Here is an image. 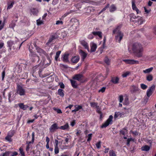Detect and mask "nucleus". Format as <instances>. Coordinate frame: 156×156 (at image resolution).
Masks as SVG:
<instances>
[{
    "instance_id": "obj_1",
    "label": "nucleus",
    "mask_w": 156,
    "mask_h": 156,
    "mask_svg": "<svg viewBox=\"0 0 156 156\" xmlns=\"http://www.w3.org/2000/svg\"><path fill=\"white\" fill-rule=\"evenodd\" d=\"M132 50L133 53L138 58L142 57L143 48L142 45L138 43H135L132 45Z\"/></svg>"
},
{
    "instance_id": "obj_2",
    "label": "nucleus",
    "mask_w": 156,
    "mask_h": 156,
    "mask_svg": "<svg viewBox=\"0 0 156 156\" xmlns=\"http://www.w3.org/2000/svg\"><path fill=\"white\" fill-rule=\"evenodd\" d=\"M23 43V42H22L21 44H20L18 41L9 40L7 42V47H9V49L10 50L12 48L13 50L16 49L17 50H19Z\"/></svg>"
},
{
    "instance_id": "obj_3",
    "label": "nucleus",
    "mask_w": 156,
    "mask_h": 156,
    "mask_svg": "<svg viewBox=\"0 0 156 156\" xmlns=\"http://www.w3.org/2000/svg\"><path fill=\"white\" fill-rule=\"evenodd\" d=\"M120 26H118L115 29L113 30V34L117 33V35L115 36V39L116 42L120 43L124 36L123 34L120 31Z\"/></svg>"
},
{
    "instance_id": "obj_4",
    "label": "nucleus",
    "mask_w": 156,
    "mask_h": 156,
    "mask_svg": "<svg viewBox=\"0 0 156 156\" xmlns=\"http://www.w3.org/2000/svg\"><path fill=\"white\" fill-rule=\"evenodd\" d=\"M74 80H76L80 83H83L88 81V79L85 78L82 74H75L72 77Z\"/></svg>"
},
{
    "instance_id": "obj_5",
    "label": "nucleus",
    "mask_w": 156,
    "mask_h": 156,
    "mask_svg": "<svg viewBox=\"0 0 156 156\" xmlns=\"http://www.w3.org/2000/svg\"><path fill=\"white\" fill-rule=\"evenodd\" d=\"M16 93L17 94L22 96L25 95L26 91L23 87L18 84L16 88Z\"/></svg>"
},
{
    "instance_id": "obj_6",
    "label": "nucleus",
    "mask_w": 156,
    "mask_h": 156,
    "mask_svg": "<svg viewBox=\"0 0 156 156\" xmlns=\"http://www.w3.org/2000/svg\"><path fill=\"white\" fill-rule=\"evenodd\" d=\"M155 86L154 85L150 87L147 90V97L146 98L145 101L146 102L147 101L150 97L151 95L155 89Z\"/></svg>"
},
{
    "instance_id": "obj_7",
    "label": "nucleus",
    "mask_w": 156,
    "mask_h": 156,
    "mask_svg": "<svg viewBox=\"0 0 156 156\" xmlns=\"http://www.w3.org/2000/svg\"><path fill=\"white\" fill-rule=\"evenodd\" d=\"M113 116L110 115L109 118L105 122V123H103L101 126V128H106L110 124H111L112 122Z\"/></svg>"
},
{
    "instance_id": "obj_8",
    "label": "nucleus",
    "mask_w": 156,
    "mask_h": 156,
    "mask_svg": "<svg viewBox=\"0 0 156 156\" xmlns=\"http://www.w3.org/2000/svg\"><path fill=\"white\" fill-rule=\"evenodd\" d=\"M31 61L32 62H37V63H40L41 62H40V58L36 54L33 53L31 55H30Z\"/></svg>"
},
{
    "instance_id": "obj_9",
    "label": "nucleus",
    "mask_w": 156,
    "mask_h": 156,
    "mask_svg": "<svg viewBox=\"0 0 156 156\" xmlns=\"http://www.w3.org/2000/svg\"><path fill=\"white\" fill-rule=\"evenodd\" d=\"M59 129V127L58 126L57 123H55L51 125L49 129L50 132L51 133H54L56 130Z\"/></svg>"
},
{
    "instance_id": "obj_10",
    "label": "nucleus",
    "mask_w": 156,
    "mask_h": 156,
    "mask_svg": "<svg viewBox=\"0 0 156 156\" xmlns=\"http://www.w3.org/2000/svg\"><path fill=\"white\" fill-rule=\"evenodd\" d=\"M34 45L36 48V50L37 52L40 53V55L43 54L46 56L48 55V54L44 51L38 47H37V45L36 44H34Z\"/></svg>"
},
{
    "instance_id": "obj_11",
    "label": "nucleus",
    "mask_w": 156,
    "mask_h": 156,
    "mask_svg": "<svg viewBox=\"0 0 156 156\" xmlns=\"http://www.w3.org/2000/svg\"><path fill=\"white\" fill-rule=\"evenodd\" d=\"M123 61L125 62L126 64H138L139 62L137 60L133 59H124Z\"/></svg>"
},
{
    "instance_id": "obj_12",
    "label": "nucleus",
    "mask_w": 156,
    "mask_h": 156,
    "mask_svg": "<svg viewBox=\"0 0 156 156\" xmlns=\"http://www.w3.org/2000/svg\"><path fill=\"white\" fill-rule=\"evenodd\" d=\"M57 38H58V36L55 33L52 35L49 38L48 41L46 43V44L48 45L49 44L52 42L54 40Z\"/></svg>"
},
{
    "instance_id": "obj_13",
    "label": "nucleus",
    "mask_w": 156,
    "mask_h": 156,
    "mask_svg": "<svg viewBox=\"0 0 156 156\" xmlns=\"http://www.w3.org/2000/svg\"><path fill=\"white\" fill-rule=\"evenodd\" d=\"M130 21L131 22H134L135 23H136V20L139 16H136L134 13H131L129 15Z\"/></svg>"
},
{
    "instance_id": "obj_14",
    "label": "nucleus",
    "mask_w": 156,
    "mask_h": 156,
    "mask_svg": "<svg viewBox=\"0 0 156 156\" xmlns=\"http://www.w3.org/2000/svg\"><path fill=\"white\" fill-rule=\"evenodd\" d=\"M15 3V1L13 0H10L8 1L7 3V10H8L12 8Z\"/></svg>"
},
{
    "instance_id": "obj_15",
    "label": "nucleus",
    "mask_w": 156,
    "mask_h": 156,
    "mask_svg": "<svg viewBox=\"0 0 156 156\" xmlns=\"http://www.w3.org/2000/svg\"><path fill=\"white\" fill-rule=\"evenodd\" d=\"M119 78L117 76L112 77L111 80V82L114 84L119 83Z\"/></svg>"
},
{
    "instance_id": "obj_16",
    "label": "nucleus",
    "mask_w": 156,
    "mask_h": 156,
    "mask_svg": "<svg viewBox=\"0 0 156 156\" xmlns=\"http://www.w3.org/2000/svg\"><path fill=\"white\" fill-rule=\"evenodd\" d=\"M79 54L81 57L82 60L84 61L87 56V53L82 50H80L79 51Z\"/></svg>"
},
{
    "instance_id": "obj_17",
    "label": "nucleus",
    "mask_w": 156,
    "mask_h": 156,
    "mask_svg": "<svg viewBox=\"0 0 156 156\" xmlns=\"http://www.w3.org/2000/svg\"><path fill=\"white\" fill-rule=\"evenodd\" d=\"M132 8L133 10H135L137 14H138L140 13V11L136 7V5L135 4V2L134 1H133L132 2Z\"/></svg>"
},
{
    "instance_id": "obj_18",
    "label": "nucleus",
    "mask_w": 156,
    "mask_h": 156,
    "mask_svg": "<svg viewBox=\"0 0 156 156\" xmlns=\"http://www.w3.org/2000/svg\"><path fill=\"white\" fill-rule=\"evenodd\" d=\"M17 21V20H12L11 23L9 25V28L14 30V27L16 25V23Z\"/></svg>"
},
{
    "instance_id": "obj_19",
    "label": "nucleus",
    "mask_w": 156,
    "mask_h": 156,
    "mask_svg": "<svg viewBox=\"0 0 156 156\" xmlns=\"http://www.w3.org/2000/svg\"><path fill=\"white\" fill-rule=\"evenodd\" d=\"M18 105L20 109H21L23 110H26L28 107H29L27 105H24L23 103H20L18 104Z\"/></svg>"
},
{
    "instance_id": "obj_20",
    "label": "nucleus",
    "mask_w": 156,
    "mask_h": 156,
    "mask_svg": "<svg viewBox=\"0 0 156 156\" xmlns=\"http://www.w3.org/2000/svg\"><path fill=\"white\" fill-rule=\"evenodd\" d=\"M91 49L90 52H94L95 51L97 48V46L96 44L93 43L90 45Z\"/></svg>"
},
{
    "instance_id": "obj_21",
    "label": "nucleus",
    "mask_w": 156,
    "mask_h": 156,
    "mask_svg": "<svg viewBox=\"0 0 156 156\" xmlns=\"http://www.w3.org/2000/svg\"><path fill=\"white\" fill-rule=\"evenodd\" d=\"M92 34L94 36H98L101 39L102 38V33L101 31H93Z\"/></svg>"
},
{
    "instance_id": "obj_22",
    "label": "nucleus",
    "mask_w": 156,
    "mask_h": 156,
    "mask_svg": "<svg viewBox=\"0 0 156 156\" xmlns=\"http://www.w3.org/2000/svg\"><path fill=\"white\" fill-rule=\"evenodd\" d=\"M81 44L83 46L84 48L87 50L88 51H89V46L88 45L87 43L85 41L83 40L81 41Z\"/></svg>"
},
{
    "instance_id": "obj_23",
    "label": "nucleus",
    "mask_w": 156,
    "mask_h": 156,
    "mask_svg": "<svg viewBox=\"0 0 156 156\" xmlns=\"http://www.w3.org/2000/svg\"><path fill=\"white\" fill-rule=\"evenodd\" d=\"M71 85L74 88H76L78 87V85L76 81L72 80H70Z\"/></svg>"
},
{
    "instance_id": "obj_24",
    "label": "nucleus",
    "mask_w": 156,
    "mask_h": 156,
    "mask_svg": "<svg viewBox=\"0 0 156 156\" xmlns=\"http://www.w3.org/2000/svg\"><path fill=\"white\" fill-rule=\"evenodd\" d=\"M80 58L79 56H74L71 59V61L73 63H76L79 61Z\"/></svg>"
},
{
    "instance_id": "obj_25",
    "label": "nucleus",
    "mask_w": 156,
    "mask_h": 156,
    "mask_svg": "<svg viewBox=\"0 0 156 156\" xmlns=\"http://www.w3.org/2000/svg\"><path fill=\"white\" fill-rule=\"evenodd\" d=\"M116 7L115 5L112 4L109 7V11L111 12H113L116 10Z\"/></svg>"
},
{
    "instance_id": "obj_26",
    "label": "nucleus",
    "mask_w": 156,
    "mask_h": 156,
    "mask_svg": "<svg viewBox=\"0 0 156 156\" xmlns=\"http://www.w3.org/2000/svg\"><path fill=\"white\" fill-rule=\"evenodd\" d=\"M69 128V126L68 123H66L63 126L59 127V129L63 130H65L68 129Z\"/></svg>"
},
{
    "instance_id": "obj_27",
    "label": "nucleus",
    "mask_w": 156,
    "mask_h": 156,
    "mask_svg": "<svg viewBox=\"0 0 156 156\" xmlns=\"http://www.w3.org/2000/svg\"><path fill=\"white\" fill-rule=\"evenodd\" d=\"M144 22V20L143 18L139 16L137 19L136 20V23H137L139 25H141Z\"/></svg>"
},
{
    "instance_id": "obj_28",
    "label": "nucleus",
    "mask_w": 156,
    "mask_h": 156,
    "mask_svg": "<svg viewBox=\"0 0 156 156\" xmlns=\"http://www.w3.org/2000/svg\"><path fill=\"white\" fill-rule=\"evenodd\" d=\"M64 91L61 89H59L58 91V94L62 97H63L64 96Z\"/></svg>"
},
{
    "instance_id": "obj_29",
    "label": "nucleus",
    "mask_w": 156,
    "mask_h": 156,
    "mask_svg": "<svg viewBox=\"0 0 156 156\" xmlns=\"http://www.w3.org/2000/svg\"><path fill=\"white\" fill-rule=\"evenodd\" d=\"M69 55L68 54H65L63 55L62 60L63 62H68V57Z\"/></svg>"
},
{
    "instance_id": "obj_30",
    "label": "nucleus",
    "mask_w": 156,
    "mask_h": 156,
    "mask_svg": "<svg viewBox=\"0 0 156 156\" xmlns=\"http://www.w3.org/2000/svg\"><path fill=\"white\" fill-rule=\"evenodd\" d=\"M42 71V69H40L38 71V74L39 75V76L41 77H45L50 75V73H46L43 75L41 74V72Z\"/></svg>"
},
{
    "instance_id": "obj_31",
    "label": "nucleus",
    "mask_w": 156,
    "mask_h": 156,
    "mask_svg": "<svg viewBox=\"0 0 156 156\" xmlns=\"http://www.w3.org/2000/svg\"><path fill=\"white\" fill-rule=\"evenodd\" d=\"M142 150L144 151H148L150 149V147L147 145L143 146L141 148Z\"/></svg>"
},
{
    "instance_id": "obj_32",
    "label": "nucleus",
    "mask_w": 156,
    "mask_h": 156,
    "mask_svg": "<svg viewBox=\"0 0 156 156\" xmlns=\"http://www.w3.org/2000/svg\"><path fill=\"white\" fill-rule=\"evenodd\" d=\"M153 69V68L152 67L149 68L147 69L143 70V72L145 73H148L151 72Z\"/></svg>"
},
{
    "instance_id": "obj_33",
    "label": "nucleus",
    "mask_w": 156,
    "mask_h": 156,
    "mask_svg": "<svg viewBox=\"0 0 156 156\" xmlns=\"http://www.w3.org/2000/svg\"><path fill=\"white\" fill-rule=\"evenodd\" d=\"M109 156H117L115 152L112 150L109 151Z\"/></svg>"
},
{
    "instance_id": "obj_34",
    "label": "nucleus",
    "mask_w": 156,
    "mask_h": 156,
    "mask_svg": "<svg viewBox=\"0 0 156 156\" xmlns=\"http://www.w3.org/2000/svg\"><path fill=\"white\" fill-rule=\"evenodd\" d=\"M127 132V130L126 128H124L123 129L120 131V134L123 135L125 136L126 133Z\"/></svg>"
},
{
    "instance_id": "obj_35",
    "label": "nucleus",
    "mask_w": 156,
    "mask_h": 156,
    "mask_svg": "<svg viewBox=\"0 0 156 156\" xmlns=\"http://www.w3.org/2000/svg\"><path fill=\"white\" fill-rule=\"evenodd\" d=\"M132 91L133 93L135 92L136 91H138L139 88L137 87L135 85H133L132 86Z\"/></svg>"
},
{
    "instance_id": "obj_36",
    "label": "nucleus",
    "mask_w": 156,
    "mask_h": 156,
    "mask_svg": "<svg viewBox=\"0 0 156 156\" xmlns=\"http://www.w3.org/2000/svg\"><path fill=\"white\" fill-rule=\"evenodd\" d=\"M12 152L10 151H5V153L1 154L0 156H9L10 154Z\"/></svg>"
},
{
    "instance_id": "obj_37",
    "label": "nucleus",
    "mask_w": 156,
    "mask_h": 156,
    "mask_svg": "<svg viewBox=\"0 0 156 156\" xmlns=\"http://www.w3.org/2000/svg\"><path fill=\"white\" fill-rule=\"evenodd\" d=\"M75 12V10H70V11L67 12L65 14H64L62 16H63V17L65 18L68 15H69V14H70L71 13L73 12Z\"/></svg>"
},
{
    "instance_id": "obj_38",
    "label": "nucleus",
    "mask_w": 156,
    "mask_h": 156,
    "mask_svg": "<svg viewBox=\"0 0 156 156\" xmlns=\"http://www.w3.org/2000/svg\"><path fill=\"white\" fill-rule=\"evenodd\" d=\"M19 151L20 154H21V156H25V153L22 147H21L20 148Z\"/></svg>"
},
{
    "instance_id": "obj_39",
    "label": "nucleus",
    "mask_w": 156,
    "mask_h": 156,
    "mask_svg": "<svg viewBox=\"0 0 156 156\" xmlns=\"http://www.w3.org/2000/svg\"><path fill=\"white\" fill-rule=\"evenodd\" d=\"M153 79V76L151 74H149L146 77V80L149 81H152Z\"/></svg>"
},
{
    "instance_id": "obj_40",
    "label": "nucleus",
    "mask_w": 156,
    "mask_h": 156,
    "mask_svg": "<svg viewBox=\"0 0 156 156\" xmlns=\"http://www.w3.org/2000/svg\"><path fill=\"white\" fill-rule=\"evenodd\" d=\"M13 134L11 135H8L5 137V139L7 140L8 141H9L10 142H11L12 141V140L11 138L13 136Z\"/></svg>"
},
{
    "instance_id": "obj_41",
    "label": "nucleus",
    "mask_w": 156,
    "mask_h": 156,
    "mask_svg": "<svg viewBox=\"0 0 156 156\" xmlns=\"http://www.w3.org/2000/svg\"><path fill=\"white\" fill-rule=\"evenodd\" d=\"M61 51H59L56 52V55L55 56V60L56 61H58V58L61 53Z\"/></svg>"
},
{
    "instance_id": "obj_42",
    "label": "nucleus",
    "mask_w": 156,
    "mask_h": 156,
    "mask_svg": "<svg viewBox=\"0 0 156 156\" xmlns=\"http://www.w3.org/2000/svg\"><path fill=\"white\" fill-rule=\"evenodd\" d=\"M74 107L75 109L77 112L79 111V110L82 109L83 108L82 106L80 105H76L74 106Z\"/></svg>"
},
{
    "instance_id": "obj_43",
    "label": "nucleus",
    "mask_w": 156,
    "mask_h": 156,
    "mask_svg": "<svg viewBox=\"0 0 156 156\" xmlns=\"http://www.w3.org/2000/svg\"><path fill=\"white\" fill-rule=\"evenodd\" d=\"M31 12L34 15L37 14L38 13L37 9L35 8H33L31 9Z\"/></svg>"
},
{
    "instance_id": "obj_44",
    "label": "nucleus",
    "mask_w": 156,
    "mask_h": 156,
    "mask_svg": "<svg viewBox=\"0 0 156 156\" xmlns=\"http://www.w3.org/2000/svg\"><path fill=\"white\" fill-rule=\"evenodd\" d=\"M104 61L105 62L107 65H109L110 64V60L107 57H106L104 59Z\"/></svg>"
},
{
    "instance_id": "obj_45",
    "label": "nucleus",
    "mask_w": 156,
    "mask_h": 156,
    "mask_svg": "<svg viewBox=\"0 0 156 156\" xmlns=\"http://www.w3.org/2000/svg\"><path fill=\"white\" fill-rule=\"evenodd\" d=\"M90 104L91 106L92 107H96L97 108L98 107L97 106L98 103L97 102H90Z\"/></svg>"
},
{
    "instance_id": "obj_46",
    "label": "nucleus",
    "mask_w": 156,
    "mask_h": 156,
    "mask_svg": "<svg viewBox=\"0 0 156 156\" xmlns=\"http://www.w3.org/2000/svg\"><path fill=\"white\" fill-rule=\"evenodd\" d=\"M130 72L129 71H127L125 73H123L122 75V77L124 78L127 77L130 74Z\"/></svg>"
},
{
    "instance_id": "obj_47",
    "label": "nucleus",
    "mask_w": 156,
    "mask_h": 156,
    "mask_svg": "<svg viewBox=\"0 0 156 156\" xmlns=\"http://www.w3.org/2000/svg\"><path fill=\"white\" fill-rule=\"evenodd\" d=\"M37 25H40L43 24V21L41 20V18L37 20Z\"/></svg>"
},
{
    "instance_id": "obj_48",
    "label": "nucleus",
    "mask_w": 156,
    "mask_h": 156,
    "mask_svg": "<svg viewBox=\"0 0 156 156\" xmlns=\"http://www.w3.org/2000/svg\"><path fill=\"white\" fill-rule=\"evenodd\" d=\"M129 104L128 98H125L123 103V105H128Z\"/></svg>"
},
{
    "instance_id": "obj_49",
    "label": "nucleus",
    "mask_w": 156,
    "mask_h": 156,
    "mask_svg": "<svg viewBox=\"0 0 156 156\" xmlns=\"http://www.w3.org/2000/svg\"><path fill=\"white\" fill-rule=\"evenodd\" d=\"M140 87L143 90H145L147 87V85L143 83H141L140 84Z\"/></svg>"
},
{
    "instance_id": "obj_50",
    "label": "nucleus",
    "mask_w": 156,
    "mask_h": 156,
    "mask_svg": "<svg viewBox=\"0 0 156 156\" xmlns=\"http://www.w3.org/2000/svg\"><path fill=\"white\" fill-rule=\"evenodd\" d=\"M53 109L55 111H56L58 113L61 114L62 113L61 110L58 108H53Z\"/></svg>"
},
{
    "instance_id": "obj_51",
    "label": "nucleus",
    "mask_w": 156,
    "mask_h": 156,
    "mask_svg": "<svg viewBox=\"0 0 156 156\" xmlns=\"http://www.w3.org/2000/svg\"><path fill=\"white\" fill-rule=\"evenodd\" d=\"M38 66H37H37H36L33 67L32 68V70H33V73H32V75L33 76H34V73L35 72V71H36V70H38V69H37V67H38Z\"/></svg>"
},
{
    "instance_id": "obj_52",
    "label": "nucleus",
    "mask_w": 156,
    "mask_h": 156,
    "mask_svg": "<svg viewBox=\"0 0 156 156\" xmlns=\"http://www.w3.org/2000/svg\"><path fill=\"white\" fill-rule=\"evenodd\" d=\"M55 154H58L59 152V149L58 146L55 147Z\"/></svg>"
},
{
    "instance_id": "obj_53",
    "label": "nucleus",
    "mask_w": 156,
    "mask_h": 156,
    "mask_svg": "<svg viewBox=\"0 0 156 156\" xmlns=\"http://www.w3.org/2000/svg\"><path fill=\"white\" fill-rule=\"evenodd\" d=\"M5 76V70H4L2 71V80H4Z\"/></svg>"
},
{
    "instance_id": "obj_54",
    "label": "nucleus",
    "mask_w": 156,
    "mask_h": 156,
    "mask_svg": "<svg viewBox=\"0 0 156 156\" xmlns=\"http://www.w3.org/2000/svg\"><path fill=\"white\" fill-rule=\"evenodd\" d=\"M133 140V139L132 138H129L127 140L126 145L129 146L130 143L131 141Z\"/></svg>"
},
{
    "instance_id": "obj_55",
    "label": "nucleus",
    "mask_w": 156,
    "mask_h": 156,
    "mask_svg": "<svg viewBox=\"0 0 156 156\" xmlns=\"http://www.w3.org/2000/svg\"><path fill=\"white\" fill-rule=\"evenodd\" d=\"M105 87H103L101 89L98 90V92H101L102 93H104L105 92Z\"/></svg>"
},
{
    "instance_id": "obj_56",
    "label": "nucleus",
    "mask_w": 156,
    "mask_h": 156,
    "mask_svg": "<svg viewBox=\"0 0 156 156\" xmlns=\"http://www.w3.org/2000/svg\"><path fill=\"white\" fill-rule=\"evenodd\" d=\"M92 134L90 133L88 135V138L87 139V142H90L92 139Z\"/></svg>"
},
{
    "instance_id": "obj_57",
    "label": "nucleus",
    "mask_w": 156,
    "mask_h": 156,
    "mask_svg": "<svg viewBox=\"0 0 156 156\" xmlns=\"http://www.w3.org/2000/svg\"><path fill=\"white\" fill-rule=\"evenodd\" d=\"M109 7V4H108L104 8L101 10V12H103V11H105L106 9L108 8Z\"/></svg>"
},
{
    "instance_id": "obj_58",
    "label": "nucleus",
    "mask_w": 156,
    "mask_h": 156,
    "mask_svg": "<svg viewBox=\"0 0 156 156\" xmlns=\"http://www.w3.org/2000/svg\"><path fill=\"white\" fill-rule=\"evenodd\" d=\"M63 23V22L61 20H58L56 21L55 24L56 25H62Z\"/></svg>"
},
{
    "instance_id": "obj_59",
    "label": "nucleus",
    "mask_w": 156,
    "mask_h": 156,
    "mask_svg": "<svg viewBox=\"0 0 156 156\" xmlns=\"http://www.w3.org/2000/svg\"><path fill=\"white\" fill-rule=\"evenodd\" d=\"M93 34H92H92H89L87 37V38L90 39H92L94 38Z\"/></svg>"
},
{
    "instance_id": "obj_60",
    "label": "nucleus",
    "mask_w": 156,
    "mask_h": 156,
    "mask_svg": "<svg viewBox=\"0 0 156 156\" xmlns=\"http://www.w3.org/2000/svg\"><path fill=\"white\" fill-rule=\"evenodd\" d=\"M59 85L61 88L62 89H64L65 88V87L64 84L62 82H60L59 83Z\"/></svg>"
},
{
    "instance_id": "obj_61",
    "label": "nucleus",
    "mask_w": 156,
    "mask_h": 156,
    "mask_svg": "<svg viewBox=\"0 0 156 156\" xmlns=\"http://www.w3.org/2000/svg\"><path fill=\"white\" fill-rule=\"evenodd\" d=\"M101 141H99L96 144V147H97V148L99 149L101 147Z\"/></svg>"
},
{
    "instance_id": "obj_62",
    "label": "nucleus",
    "mask_w": 156,
    "mask_h": 156,
    "mask_svg": "<svg viewBox=\"0 0 156 156\" xmlns=\"http://www.w3.org/2000/svg\"><path fill=\"white\" fill-rule=\"evenodd\" d=\"M119 100L120 103H122V102L123 100V96L122 95H121L119 96Z\"/></svg>"
},
{
    "instance_id": "obj_63",
    "label": "nucleus",
    "mask_w": 156,
    "mask_h": 156,
    "mask_svg": "<svg viewBox=\"0 0 156 156\" xmlns=\"http://www.w3.org/2000/svg\"><path fill=\"white\" fill-rule=\"evenodd\" d=\"M134 135V136H136L138 135V133L137 131H132L131 132Z\"/></svg>"
},
{
    "instance_id": "obj_64",
    "label": "nucleus",
    "mask_w": 156,
    "mask_h": 156,
    "mask_svg": "<svg viewBox=\"0 0 156 156\" xmlns=\"http://www.w3.org/2000/svg\"><path fill=\"white\" fill-rule=\"evenodd\" d=\"M18 154V153L16 151H14L12 152V154L10 156H16Z\"/></svg>"
}]
</instances>
